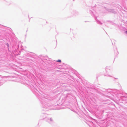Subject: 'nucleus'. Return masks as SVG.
I'll return each instance as SVG.
<instances>
[{
  "label": "nucleus",
  "mask_w": 127,
  "mask_h": 127,
  "mask_svg": "<svg viewBox=\"0 0 127 127\" xmlns=\"http://www.w3.org/2000/svg\"><path fill=\"white\" fill-rule=\"evenodd\" d=\"M56 61L57 62H61V60H57Z\"/></svg>",
  "instance_id": "nucleus-1"
},
{
  "label": "nucleus",
  "mask_w": 127,
  "mask_h": 127,
  "mask_svg": "<svg viewBox=\"0 0 127 127\" xmlns=\"http://www.w3.org/2000/svg\"><path fill=\"white\" fill-rule=\"evenodd\" d=\"M125 32L127 34V31H126Z\"/></svg>",
  "instance_id": "nucleus-2"
}]
</instances>
